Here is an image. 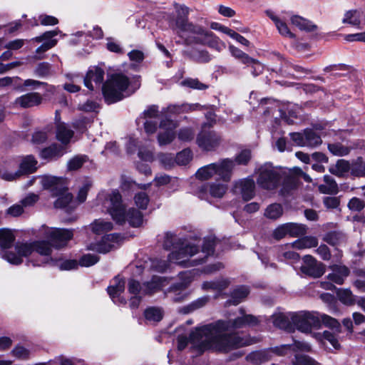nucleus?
<instances>
[{
	"instance_id": "1",
	"label": "nucleus",
	"mask_w": 365,
	"mask_h": 365,
	"mask_svg": "<svg viewBox=\"0 0 365 365\" xmlns=\"http://www.w3.org/2000/svg\"><path fill=\"white\" fill-rule=\"evenodd\" d=\"M258 323L259 319L257 317L247 314L240 309L239 314L233 318L217 320L197 328L190 334V339L200 352L207 349L227 352L231 349L253 344L254 339L249 336L242 337L234 331L255 326Z\"/></svg>"
},
{
	"instance_id": "2",
	"label": "nucleus",
	"mask_w": 365,
	"mask_h": 365,
	"mask_svg": "<svg viewBox=\"0 0 365 365\" xmlns=\"http://www.w3.org/2000/svg\"><path fill=\"white\" fill-rule=\"evenodd\" d=\"M96 203L118 224L122 225L128 221L131 226L139 227L143 222V215L140 211L134 208L126 210L122 196L116 189L100 192L97 195Z\"/></svg>"
},
{
	"instance_id": "3",
	"label": "nucleus",
	"mask_w": 365,
	"mask_h": 365,
	"mask_svg": "<svg viewBox=\"0 0 365 365\" xmlns=\"http://www.w3.org/2000/svg\"><path fill=\"white\" fill-rule=\"evenodd\" d=\"M175 10L178 14L175 21V29L177 34L182 37L185 32L196 35L195 41L207 45L209 47L215 49L217 51H222L225 49L226 45L220 40L212 32L207 31L202 26L193 24L187 21L186 16L188 14V9L182 4H175Z\"/></svg>"
},
{
	"instance_id": "4",
	"label": "nucleus",
	"mask_w": 365,
	"mask_h": 365,
	"mask_svg": "<svg viewBox=\"0 0 365 365\" xmlns=\"http://www.w3.org/2000/svg\"><path fill=\"white\" fill-rule=\"evenodd\" d=\"M215 245V240L213 237L205 238L201 250L192 243H187L178 250L170 253L168 260L185 267L197 266L213 255Z\"/></svg>"
},
{
	"instance_id": "5",
	"label": "nucleus",
	"mask_w": 365,
	"mask_h": 365,
	"mask_svg": "<svg viewBox=\"0 0 365 365\" xmlns=\"http://www.w3.org/2000/svg\"><path fill=\"white\" fill-rule=\"evenodd\" d=\"M34 252L46 257L43 263L52 261V258L50 257L52 247L46 240H39L31 243H17L11 249L0 250V256L9 263L19 265L23 262V257H27Z\"/></svg>"
},
{
	"instance_id": "6",
	"label": "nucleus",
	"mask_w": 365,
	"mask_h": 365,
	"mask_svg": "<svg viewBox=\"0 0 365 365\" xmlns=\"http://www.w3.org/2000/svg\"><path fill=\"white\" fill-rule=\"evenodd\" d=\"M257 182L260 187L265 190H274L282 183L283 189L287 190L288 183L290 182L292 186L296 184L291 170L274 167L269 163L261 165L257 170Z\"/></svg>"
},
{
	"instance_id": "7",
	"label": "nucleus",
	"mask_w": 365,
	"mask_h": 365,
	"mask_svg": "<svg viewBox=\"0 0 365 365\" xmlns=\"http://www.w3.org/2000/svg\"><path fill=\"white\" fill-rule=\"evenodd\" d=\"M129 80L123 74H114L103 86V94L108 103L118 102L130 95L128 91Z\"/></svg>"
},
{
	"instance_id": "8",
	"label": "nucleus",
	"mask_w": 365,
	"mask_h": 365,
	"mask_svg": "<svg viewBox=\"0 0 365 365\" xmlns=\"http://www.w3.org/2000/svg\"><path fill=\"white\" fill-rule=\"evenodd\" d=\"M37 160L32 155H26L21 160H12L7 163L6 168L11 170L13 168L19 165V169L15 171L6 170L1 173L3 180L7 181L14 180L23 175L30 174L35 172L37 169Z\"/></svg>"
},
{
	"instance_id": "9",
	"label": "nucleus",
	"mask_w": 365,
	"mask_h": 365,
	"mask_svg": "<svg viewBox=\"0 0 365 365\" xmlns=\"http://www.w3.org/2000/svg\"><path fill=\"white\" fill-rule=\"evenodd\" d=\"M291 320L294 330L297 329L306 334L311 333L313 329L320 327L319 313L317 312L302 311L292 313Z\"/></svg>"
},
{
	"instance_id": "10",
	"label": "nucleus",
	"mask_w": 365,
	"mask_h": 365,
	"mask_svg": "<svg viewBox=\"0 0 365 365\" xmlns=\"http://www.w3.org/2000/svg\"><path fill=\"white\" fill-rule=\"evenodd\" d=\"M60 34H61V31L56 29L53 31H46L41 35L30 39L29 42L31 43L42 42V44L36 49V55L34 58L36 60L41 59L43 58L41 54L54 47L57 44L58 41L56 39H53V38Z\"/></svg>"
},
{
	"instance_id": "11",
	"label": "nucleus",
	"mask_w": 365,
	"mask_h": 365,
	"mask_svg": "<svg viewBox=\"0 0 365 365\" xmlns=\"http://www.w3.org/2000/svg\"><path fill=\"white\" fill-rule=\"evenodd\" d=\"M44 236L52 242L53 247L59 249L66 245L72 239L73 233L71 230L48 227L45 230Z\"/></svg>"
},
{
	"instance_id": "12",
	"label": "nucleus",
	"mask_w": 365,
	"mask_h": 365,
	"mask_svg": "<svg viewBox=\"0 0 365 365\" xmlns=\"http://www.w3.org/2000/svg\"><path fill=\"white\" fill-rule=\"evenodd\" d=\"M227 190V185L221 182H214L206 183L199 187L198 197L205 200H208L209 197L222 198Z\"/></svg>"
},
{
	"instance_id": "13",
	"label": "nucleus",
	"mask_w": 365,
	"mask_h": 365,
	"mask_svg": "<svg viewBox=\"0 0 365 365\" xmlns=\"http://www.w3.org/2000/svg\"><path fill=\"white\" fill-rule=\"evenodd\" d=\"M177 127V123L168 118L160 121V128L162 131L158 135V140L160 145L170 144L175 139V130Z\"/></svg>"
},
{
	"instance_id": "14",
	"label": "nucleus",
	"mask_w": 365,
	"mask_h": 365,
	"mask_svg": "<svg viewBox=\"0 0 365 365\" xmlns=\"http://www.w3.org/2000/svg\"><path fill=\"white\" fill-rule=\"evenodd\" d=\"M301 271L307 276L318 278L324 274L325 269L323 264L318 262L312 256L305 255L303 258Z\"/></svg>"
},
{
	"instance_id": "15",
	"label": "nucleus",
	"mask_w": 365,
	"mask_h": 365,
	"mask_svg": "<svg viewBox=\"0 0 365 365\" xmlns=\"http://www.w3.org/2000/svg\"><path fill=\"white\" fill-rule=\"evenodd\" d=\"M220 137L214 131H202L196 139L197 145L203 150L210 151L220 145Z\"/></svg>"
},
{
	"instance_id": "16",
	"label": "nucleus",
	"mask_w": 365,
	"mask_h": 365,
	"mask_svg": "<svg viewBox=\"0 0 365 365\" xmlns=\"http://www.w3.org/2000/svg\"><path fill=\"white\" fill-rule=\"evenodd\" d=\"M234 190L239 192L244 200H251L255 195V183L252 178L248 177L235 182Z\"/></svg>"
},
{
	"instance_id": "17",
	"label": "nucleus",
	"mask_w": 365,
	"mask_h": 365,
	"mask_svg": "<svg viewBox=\"0 0 365 365\" xmlns=\"http://www.w3.org/2000/svg\"><path fill=\"white\" fill-rule=\"evenodd\" d=\"M104 73L103 69L100 67L90 68L84 78L85 86L91 91L100 88L103 81Z\"/></svg>"
},
{
	"instance_id": "18",
	"label": "nucleus",
	"mask_w": 365,
	"mask_h": 365,
	"mask_svg": "<svg viewBox=\"0 0 365 365\" xmlns=\"http://www.w3.org/2000/svg\"><path fill=\"white\" fill-rule=\"evenodd\" d=\"M128 290L129 294L131 295L129 299L130 307L131 309L138 308L143 297L145 296L143 284L140 285L138 281L130 279L128 283Z\"/></svg>"
},
{
	"instance_id": "19",
	"label": "nucleus",
	"mask_w": 365,
	"mask_h": 365,
	"mask_svg": "<svg viewBox=\"0 0 365 365\" xmlns=\"http://www.w3.org/2000/svg\"><path fill=\"white\" fill-rule=\"evenodd\" d=\"M125 289V280L117 276L113 278L110 285L107 288L108 293L114 303L125 304L126 301L120 296Z\"/></svg>"
},
{
	"instance_id": "20",
	"label": "nucleus",
	"mask_w": 365,
	"mask_h": 365,
	"mask_svg": "<svg viewBox=\"0 0 365 365\" xmlns=\"http://www.w3.org/2000/svg\"><path fill=\"white\" fill-rule=\"evenodd\" d=\"M120 240L121 237L119 234L106 235L100 242L91 245V249L100 253H107L114 248L115 244Z\"/></svg>"
},
{
	"instance_id": "21",
	"label": "nucleus",
	"mask_w": 365,
	"mask_h": 365,
	"mask_svg": "<svg viewBox=\"0 0 365 365\" xmlns=\"http://www.w3.org/2000/svg\"><path fill=\"white\" fill-rule=\"evenodd\" d=\"M43 101V97L39 93L31 92L24 94L16 98L14 105L22 108H28L39 106Z\"/></svg>"
},
{
	"instance_id": "22",
	"label": "nucleus",
	"mask_w": 365,
	"mask_h": 365,
	"mask_svg": "<svg viewBox=\"0 0 365 365\" xmlns=\"http://www.w3.org/2000/svg\"><path fill=\"white\" fill-rule=\"evenodd\" d=\"M43 187L49 190L52 195H58V190H63L65 180L63 178H58L53 176H39L37 178Z\"/></svg>"
},
{
	"instance_id": "23",
	"label": "nucleus",
	"mask_w": 365,
	"mask_h": 365,
	"mask_svg": "<svg viewBox=\"0 0 365 365\" xmlns=\"http://www.w3.org/2000/svg\"><path fill=\"white\" fill-rule=\"evenodd\" d=\"M215 168L216 175H218L222 180L229 182L235 168V162L229 158L222 159L215 163Z\"/></svg>"
},
{
	"instance_id": "24",
	"label": "nucleus",
	"mask_w": 365,
	"mask_h": 365,
	"mask_svg": "<svg viewBox=\"0 0 365 365\" xmlns=\"http://www.w3.org/2000/svg\"><path fill=\"white\" fill-rule=\"evenodd\" d=\"M182 276H185V279L182 282L173 284L171 287V292L174 293L173 297V301L175 302H182L187 296L185 292V289L191 282V277L190 274L183 273Z\"/></svg>"
},
{
	"instance_id": "25",
	"label": "nucleus",
	"mask_w": 365,
	"mask_h": 365,
	"mask_svg": "<svg viewBox=\"0 0 365 365\" xmlns=\"http://www.w3.org/2000/svg\"><path fill=\"white\" fill-rule=\"evenodd\" d=\"M279 313L272 316V322L274 325L279 329H284L289 332L294 331V324L291 320V314Z\"/></svg>"
},
{
	"instance_id": "26",
	"label": "nucleus",
	"mask_w": 365,
	"mask_h": 365,
	"mask_svg": "<svg viewBox=\"0 0 365 365\" xmlns=\"http://www.w3.org/2000/svg\"><path fill=\"white\" fill-rule=\"evenodd\" d=\"M332 273L328 275V279L337 284H343L344 279L349 275V271L345 266L334 264L330 267Z\"/></svg>"
},
{
	"instance_id": "27",
	"label": "nucleus",
	"mask_w": 365,
	"mask_h": 365,
	"mask_svg": "<svg viewBox=\"0 0 365 365\" xmlns=\"http://www.w3.org/2000/svg\"><path fill=\"white\" fill-rule=\"evenodd\" d=\"M266 14L274 21L279 33L282 36L289 38H295V35L289 30L287 24L274 15L272 11L267 10Z\"/></svg>"
},
{
	"instance_id": "28",
	"label": "nucleus",
	"mask_w": 365,
	"mask_h": 365,
	"mask_svg": "<svg viewBox=\"0 0 365 365\" xmlns=\"http://www.w3.org/2000/svg\"><path fill=\"white\" fill-rule=\"evenodd\" d=\"M288 350L309 351L311 350V346L305 342L295 341L293 344H284L281 346L275 347L273 351L278 355H284L287 353Z\"/></svg>"
},
{
	"instance_id": "29",
	"label": "nucleus",
	"mask_w": 365,
	"mask_h": 365,
	"mask_svg": "<svg viewBox=\"0 0 365 365\" xmlns=\"http://www.w3.org/2000/svg\"><path fill=\"white\" fill-rule=\"evenodd\" d=\"M324 183L318 186V190L323 194L335 195L339 192V187L335 180L325 175L323 178Z\"/></svg>"
},
{
	"instance_id": "30",
	"label": "nucleus",
	"mask_w": 365,
	"mask_h": 365,
	"mask_svg": "<svg viewBox=\"0 0 365 365\" xmlns=\"http://www.w3.org/2000/svg\"><path fill=\"white\" fill-rule=\"evenodd\" d=\"M250 290L245 286H241L232 292L231 298L227 301L226 304L228 305H237L242 302L249 294Z\"/></svg>"
},
{
	"instance_id": "31",
	"label": "nucleus",
	"mask_w": 365,
	"mask_h": 365,
	"mask_svg": "<svg viewBox=\"0 0 365 365\" xmlns=\"http://www.w3.org/2000/svg\"><path fill=\"white\" fill-rule=\"evenodd\" d=\"M329 171L336 176L343 177L349 171L351 172V164L346 160L340 159L329 168Z\"/></svg>"
},
{
	"instance_id": "32",
	"label": "nucleus",
	"mask_w": 365,
	"mask_h": 365,
	"mask_svg": "<svg viewBox=\"0 0 365 365\" xmlns=\"http://www.w3.org/2000/svg\"><path fill=\"white\" fill-rule=\"evenodd\" d=\"M318 245V240L314 237L307 236L295 240L291 246L297 250H304L315 247Z\"/></svg>"
},
{
	"instance_id": "33",
	"label": "nucleus",
	"mask_w": 365,
	"mask_h": 365,
	"mask_svg": "<svg viewBox=\"0 0 365 365\" xmlns=\"http://www.w3.org/2000/svg\"><path fill=\"white\" fill-rule=\"evenodd\" d=\"M291 23L300 30L312 31L317 29V26L310 21L297 15H293L290 18Z\"/></svg>"
},
{
	"instance_id": "34",
	"label": "nucleus",
	"mask_w": 365,
	"mask_h": 365,
	"mask_svg": "<svg viewBox=\"0 0 365 365\" xmlns=\"http://www.w3.org/2000/svg\"><path fill=\"white\" fill-rule=\"evenodd\" d=\"M362 14L359 10L351 9L346 11L342 19L343 24H348L354 26L359 27Z\"/></svg>"
},
{
	"instance_id": "35",
	"label": "nucleus",
	"mask_w": 365,
	"mask_h": 365,
	"mask_svg": "<svg viewBox=\"0 0 365 365\" xmlns=\"http://www.w3.org/2000/svg\"><path fill=\"white\" fill-rule=\"evenodd\" d=\"M73 136V132L69 129L64 123H58L56 127V137L62 143L67 144Z\"/></svg>"
},
{
	"instance_id": "36",
	"label": "nucleus",
	"mask_w": 365,
	"mask_h": 365,
	"mask_svg": "<svg viewBox=\"0 0 365 365\" xmlns=\"http://www.w3.org/2000/svg\"><path fill=\"white\" fill-rule=\"evenodd\" d=\"M58 195H53L56 197L57 199L54 202V206L57 208L66 207L72 200V195L68 192L66 184L63 190H58Z\"/></svg>"
},
{
	"instance_id": "37",
	"label": "nucleus",
	"mask_w": 365,
	"mask_h": 365,
	"mask_svg": "<svg viewBox=\"0 0 365 365\" xmlns=\"http://www.w3.org/2000/svg\"><path fill=\"white\" fill-rule=\"evenodd\" d=\"M91 228L94 233L97 235H102L110 231L113 228V225L109 220L98 219L91 224Z\"/></svg>"
},
{
	"instance_id": "38",
	"label": "nucleus",
	"mask_w": 365,
	"mask_h": 365,
	"mask_svg": "<svg viewBox=\"0 0 365 365\" xmlns=\"http://www.w3.org/2000/svg\"><path fill=\"white\" fill-rule=\"evenodd\" d=\"M15 237L12 232L8 229H0V247L1 250L11 249Z\"/></svg>"
},
{
	"instance_id": "39",
	"label": "nucleus",
	"mask_w": 365,
	"mask_h": 365,
	"mask_svg": "<svg viewBox=\"0 0 365 365\" xmlns=\"http://www.w3.org/2000/svg\"><path fill=\"white\" fill-rule=\"evenodd\" d=\"M230 283V282L227 279L222 278L215 281L205 282L202 284V288L205 290L221 291L225 289Z\"/></svg>"
},
{
	"instance_id": "40",
	"label": "nucleus",
	"mask_w": 365,
	"mask_h": 365,
	"mask_svg": "<svg viewBox=\"0 0 365 365\" xmlns=\"http://www.w3.org/2000/svg\"><path fill=\"white\" fill-rule=\"evenodd\" d=\"M216 175L215 163L200 168L195 173L197 179L201 180H207Z\"/></svg>"
},
{
	"instance_id": "41",
	"label": "nucleus",
	"mask_w": 365,
	"mask_h": 365,
	"mask_svg": "<svg viewBox=\"0 0 365 365\" xmlns=\"http://www.w3.org/2000/svg\"><path fill=\"white\" fill-rule=\"evenodd\" d=\"M306 146L316 147L322 142L321 136L316 131L311 129L304 130Z\"/></svg>"
},
{
	"instance_id": "42",
	"label": "nucleus",
	"mask_w": 365,
	"mask_h": 365,
	"mask_svg": "<svg viewBox=\"0 0 365 365\" xmlns=\"http://www.w3.org/2000/svg\"><path fill=\"white\" fill-rule=\"evenodd\" d=\"M336 296L339 300L346 306H351L355 304V297L349 289H338Z\"/></svg>"
},
{
	"instance_id": "43",
	"label": "nucleus",
	"mask_w": 365,
	"mask_h": 365,
	"mask_svg": "<svg viewBox=\"0 0 365 365\" xmlns=\"http://www.w3.org/2000/svg\"><path fill=\"white\" fill-rule=\"evenodd\" d=\"M283 214V208L280 204L273 203L269 205L264 211V216L271 220H277Z\"/></svg>"
},
{
	"instance_id": "44",
	"label": "nucleus",
	"mask_w": 365,
	"mask_h": 365,
	"mask_svg": "<svg viewBox=\"0 0 365 365\" xmlns=\"http://www.w3.org/2000/svg\"><path fill=\"white\" fill-rule=\"evenodd\" d=\"M328 149L331 154L336 156L347 155L351 150L349 146L344 145L340 143H329Z\"/></svg>"
},
{
	"instance_id": "45",
	"label": "nucleus",
	"mask_w": 365,
	"mask_h": 365,
	"mask_svg": "<svg viewBox=\"0 0 365 365\" xmlns=\"http://www.w3.org/2000/svg\"><path fill=\"white\" fill-rule=\"evenodd\" d=\"M158 160L161 166L166 170L171 169L176 165L175 157L171 153H159Z\"/></svg>"
},
{
	"instance_id": "46",
	"label": "nucleus",
	"mask_w": 365,
	"mask_h": 365,
	"mask_svg": "<svg viewBox=\"0 0 365 365\" xmlns=\"http://www.w3.org/2000/svg\"><path fill=\"white\" fill-rule=\"evenodd\" d=\"M314 336L319 340L329 342L330 344L336 349H338L340 347L337 336L335 334L329 331H324L322 334L319 333L315 334Z\"/></svg>"
},
{
	"instance_id": "47",
	"label": "nucleus",
	"mask_w": 365,
	"mask_h": 365,
	"mask_svg": "<svg viewBox=\"0 0 365 365\" xmlns=\"http://www.w3.org/2000/svg\"><path fill=\"white\" fill-rule=\"evenodd\" d=\"M351 174L355 177L365 176V162L361 158H358L351 163Z\"/></svg>"
},
{
	"instance_id": "48",
	"label": "nucleus",
	"mask_w": 365,
	"mask_h": 365,
	"mask_svg": "<svg viewBox=\"0 0 365 365\" xmlns=\"http://www.w3.org/2000/svg\"><path fill=\"white\" fill-rule=\"evenodd\" d=\"M287 225L288 234L290 237H297L302 236L307 232V227L304 225L294 222H288Z\"/></svg>"
},
{
	"instance_id": "49",
	"label": "nucleus",
	"mask_w": 365,
	"mask_h": 365,
	"mask_svg": "<svg viewBox=\"0 0 365 365\" xmlns=\"http://www.w3.org/2000/svg\"><path fill=\"white\" fill-rule=\"evenodd\" d=\"M325 241L331 245H339L346 241V236L341 232H329L325 238Z\"/></svg>"
},
{
	"instance_id": "50",
	"label": "nucleus",
	"mask_w": 365,
	"mask_h": 365,
	"mask_svg": "<svg viewBox=\"0 0 365 365\" xmlns=\"http://www.w3.org/2000/svg\"><path fill=\"white\" fill-rule=\"evenodd\" d=\"M270 351H257L251 353L247 356V359L255 364L263 363L270 358Z\"/></svg>"
},
{
	"instance_id": "51",
	"label": "nucleus",
	"mask_w": 365,
	"mask_h": 365,
	"mask_svg": "<svg viewBox=\"0 0 365 365\" xmlns=\"http://www.w3.org/2000/svg\"><path fill=\"white\" fill-rule=\"evenodd\" d=\"M63 155L62 150L60 147L56 145H53L48 148L43 149L41 155L45 159H53L56 158Z\"/></svg>"
},
{
	"instance_id": "52",
	"label": "nucleus",
	"mask_w": 365,
	"mask_h": 365,
	"mask_svg": "<svg viewBox=\"0 0 365 365\" xmlns=\"http://www.w3.org/2000/svg\"><path fill=\"white\" fill-rule=\"evenodd\" d=\"M180 85L192 89L205 90L208 86L200 82L197 78H187L180 82Z\"/></svg>"
},
{
	"instance_id": "53",
	"label": "nucleus",
	"mask_w": 365,
	"mask_h": 365,
	"mask_svg": "<svg viewBox=\"0 0 365 365\" xmlns=\"http://www.w3.org/2000/svg\"><path fill=\"white\" fill-rule=\"evenodd\" d=\"M320 324L323 323L325 326L335 329L337 332L340 331L341 325L339 322L334 318L325 314L319 313Z\"/></svg>"
},
{
	"instance_id": "54",
	"label": "nucleus",
	"mask_w": 365,
	"mask_h": 365,
	"mask_svg": "<svg viewBox=\"0 0 365 365\" xmlns=\"http://www.w3.org/2000/svg\"><path fill=\"white\" fill-rule=\"evenodd\" d=\"M161 284L158 277H153L150 282L143 284L145 295L152 294L160 289Z\"/></svg>"
},
{
	"instance_id": "55",
	"label": "nucleus",
	"mask_w": 365,
	"mask_h": 365,
	"mask_svg": "<svg viewBox=\"0 0 365 365\" xmlns=\"http://www.w3.org/2000/svg\"><path fill=\"white\" fill-rule=\"evenodd\" d=\"M146 319L153 322H159L163 318V310L158 307H150L145 312Z\"/></svg>"
},
{
	"instance_id": "56",
	"label": "nucleus",
	"mask_w": 365,
	"mask_h": 365,
	"mask_svg": "<svg viewBox=\"0 0 365 365\" xmlns=\"http://www.w3.org/2000/svg\"><path fill=\"white\" fill-rule=\"evenodd\" d=\"M180 238L173 232H167L163 237V246L166 250H170L180 242Z\"/></svg>"
},
{
	"instance_id": "57",
	"label": "nucleus",
	"mask_w": 365,
	"mask_h": 365,
	"mask_svg": "<svg viewBox=\"0 0 365 365\" xmlns=\"http://www.w3.org/2000/svg\"><path fill=\"white\" fill-rule=\"evenodd\" d=\"M192 158V153L190 149H184L179 152L176 156V165H187Z\"/></svg>"
},
{
	"instance_id": "58",
	"label": "nucleus",
	"mask_w": 365,
	"mask_h": 365,
	"mask_svg": "<svg viewBox=\"0 0 365 365\" xmlns=\"http://www.w3.org/2000/svg\"><path fill=\"white\" fill-rule=\"evenodd\" d=\"M88 160L86 155H76L71 158L67 163L69 170H76L81 168L84 163Z\"/></svg>"
},
{
	"instance_id": "59",
	"label": "nucleus",
	"mask_w": 365,
	"mask_h": 365,
	"mask_svg": "<svg viewBox=\"0 0 365 365\" xmlns=\"http://www.w3.org/2000/svg\"><path fill=\"white\" fill-rule=\"evenodd\" d=\"M134 201L136 206L142 210H145L149 203V197L145 192H140L135 195Z\"/></svg>"
},
{
	"instance_id": "60",
	"label": "nucleus",
	"mask_w": 365,
	"mask_h": 365,
	"mask_svg": "<svg viewBox=\"0 0 365 365\" xmlns=\"http://www.w3.org/2000/svg\"><path fill=\"white\" fill-rule=\"evenodd\" d=\"M11 354L18 359L26 360L29 358L30 351L25 347L18 345L13 349Z\"/></svg>"
},
{
	"instance_id": "61",
	"label": "nucleus",
	"mask_w": 365,
	"mask_h": 365,
	"mask_svg": "<svg viewBox=\"0 0 365 365\" xmlns=\"http://www.w3.org/2000/svg\"><path fill=\"white\" fill-rule=\"evenodd\" d=\"M99 260V258L96 255L87 254L83 255L78 262V265L82 267H90L96 264Z\"/></svg>"
},
{
	"instance_id": "62",
	"label": "nucleus",
	"mask_w": 365,
	"mask_h": 365,
	"mask_svg": "<svg viewBox=\"0 0 365 365\" xmlns=\"http://www.w3.org/2000/svg\"><path fill=\"white\" fill-rule=\"evenodd\" d=\"M92 185L91 181L86 179L82 185V186L80 187L77 199L79 201V202H83L87 197V194L88 190H90L91 187Z\"/></svg>"
},
{
	"instance_id": "63",
	"label": "nucleus",
	"mask_w": 365,
	"mask_h": 365,
	"mask_svg": "<svg viewBox=\"0 0 365 365\" xmlns=\"http://www.w3.org/2000/svg\"><path fill=\"white\" fill-rule=\"evenodd\" d=\"M51 66L47 62H43L36 66L34 73L38 77H44L51 74Z\"/></svg>"
},
{
	"instance_id": "64",
	"label": "nucleus",
	"mask_w": 365,
	"mask_h": 365,
	"mask_svg": "<svg viewBox=\"0 0 365 365\" xmlns=\"http://www.w3.org/2000/svg\"><path fill=\"white\" fill-rule=\"evenodd\" d=\"M293 365H319L317 362L305 355H297Z\"/></svg>"
}]
</instances>
